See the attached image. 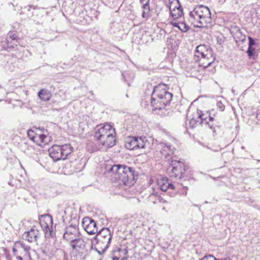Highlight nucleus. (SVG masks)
I'll list each match as a JSON object with an SVG mask.
<instances>
[{
	"label": "nucleus",
	"instance_id": "nucleus-1",
	"mask_svg": "<svg viewBox=\"0 0 260 260\" xmlns=\"http://www.w3.org/2000/svg\"><path fill=\"white\" fill-rule=\"evenodd\" d=\"M112 173L113 181L119 186H131L135 183V171L133 168L126 166L114 165L110 169Z\"/></svg>",
	"mask_w": 260,
	"mask_h": 260
},
{
	"label": "nucleus",
	"instance_id": "nucleus-2",
	"mask_svg": "<svg viewBox=\"0 0 260 260\" xmlns=\"http://www.w3.org/2000/svg\"><path fill=\"white\" fill-rule=\"evenodd\" d=\"M165 84H159L154 87L151 97L152 111H160L165 109L166 107L171 102L172 93L168 92ZM158 114H160L159 112Z\"/></svg>",
	"mask_w": 260,
	"mask_h": 260
},
{
	"label": "nucleus",
	"instance_id": "nucleus-3",
	"mask_svg": "<svg viewBox=\"0 0 260 260\" xmlns=\"http://www.w3.org/2000/svg\"><path fill=\"white\" fill-rule=\"evenodd\" d=\"M94 137L101 145L106 148H111L116 143L115 130L108 124L98 126Z\"/></svg>",
	"mask_w": 260,
	"mask_h": 260
},
{
	"label": "nucleus",
	"instance_id": "nucleus-4",
	"mask_svg": "<svg viewBox=\"0 0 260 260\" xmlns=\"http://www.w3.org/2000/svg\"><path fill=\"white\" fill-rule=\"evenodd\" d=\"M190 20L197 23L198 27H207L211 25L212 19L209 9L203 5L196 6L189 13Z\"/></svg>",
	"mask_w": 260,
	"mask_h": 260
},
{
	"label": "nucleus",
	"instance_id": "nucleus-5",
	"mask_svg": "<svg viewBox=\"0 0 260 260\" xmlns=\"http://www.w3.org/2000/svg\"><path fill=\"white\" fill-rule=\"evenodd\" d=\"M187 118H190L189 121V126L193 128L199 125L202 126H208L214 133L216 128H219L218 126L214 125V118L211 117L208 113H203L202 111L197 110L193 114V116L190 117L187 115Z\"/></svg>",
	"mask_w": 260,
	"mask_h": 260
},
{
	"label": "nucleus",
	"instance_id": "nucleus-6",
	"mask_svg": "<svg viewBox=\"0 0 260 260\" xmlns=\"http://www.w3.org/2000/svg\"><path fill=\"white\" fill-rule=\"evenodd\" d=\"M215 58L213 56L211 48L207 45H200L195 50L194 60L199 65L206 68L214 62Z\"/></svg>",
	"mask_w": 260,
	"mask_h": 260
},
{
	"label": "nucleus",
	"instance_id": "nucleus-7",
	"mask_svg": "<svg viewBox=\"0 0 260 260\" xmlns=\"http://www.w3.org/2000/svg\"><path fill=\"white\" fill-rule=\"evenodd\" d=\"M112 236L108 228L102 229L97 234L95 238L91 241L92 243L95 241L97 244L96 250L99 254L104 253L108 248Z\"/></svg>",
	"mask_w": 260,
	"mask_h": 260
},
{
	"label": "nucleus",
	"instance_id": "nucleus-8",
	"mask_svg": "<svg viewBox=\"0 0 260 260\" xmlns=\"http://www.w3.org/2000/svg\"><path fill=\"white\" fill-rule=\"evenodd\" d=\"M73 151V148L70 144L63 145H53L49 149L50 156L56 161L65 159Z\"/></svg>",
	"mask_w": 260,
	"mask_h": 260
},
{
	"label": "nucleus",
	"instance_id": "nucleus-9",
	"mask_svg": "<svg viewBox=\"0 0 260 260\" xmlns=\"http://www.w3.org/2000/svg\"><path fill=\"white\" fill-rule=\"evenodd\" d=\"M71 257L73 260H82L87 254L85 242L80 237L72 241Z\"/></svg>",
	"mask_w": 260,
	"mask_h": 260
},
{
	"label": "nucleus",
	"instance_id": "nucleus-10",
	"mask_svg": "<svg viewBox=\"0 0 260 260\" xmlns=\"http://www.w3.org/2000/svg\"><path fill=\"white\" fill-rule=\"evenodd\" d=\"M30 250L29 246L19 241L15 242L12 247L13 254L17 260H30Z\"/></svg>",
	"mask_w": 260,
	"mask_h": 260
},
{
	"label": "nucleus",
	"instance_id": "nucleus-11",
	"mask_svg": "<svg viewBox=\"0 0 260 260\" xmlns=\"http://www.w3.org/2000/svg\"><path fill=\"white\" fill-rule=\"evenodd\" d=\"M149 142L145 137H128L125 140V147L129 150L146 148Z\"/></svg>",
	"mask_w": 260,
	"mask_h": 260
},
{
	"label": "nucleus",
	"instance_id": "nucleus-12",
	"mask_svg": "<svg viewBox=\"0 0 260 260\" xmlns=\"http://www.w3.org/2000/svg\"><path fill=\"white\" fill-rule=\"evenodd\" d=\"M157 151L156 155L159 152L161 154L160 157H164L165 159L170 161V159H172V156L174 153L175 148L170 143L167 142H161L157 145Z\"/></svg>",
	"mask_w": 260,
	"mask_h": 260
},
{
	"label": "nucleus",
	"instance_id": "nucleus-13",
	"mask_svg": "<svg viewBox=\"0 0 260 260\" xmlns=\"http://www.w3.org/2000/svg\"><path fill=\"white\" fill-rule=\"evenodd\" d=\"M40 225L44 232L45 237H51L53 235L52 229L53 220L52 216L49 214L42 216L40 220Z\"/></svg>",
	"mask_w": 260,
	"mask_h": 260
},
{
	"label": "nucleus",
	"instance_id": "nucleus-14",
	"mask_svg": "<svg viewBox=\"0 0 260 260\" xmlns=\"http://www.w3.org/2000/svg\"><path fill=\"white\" fill-rule=\"evenodd\" d=\"M171 163L167 169V173L170 177L175 178H182L181 172L180 169H183V163L180 160L172 159Z\"/></svg>",
	"mask_w": 260,
	"mask_h": 260
},
{
	"label": "nucleus",
	"instance_id": "nucleus-15",
	"mask_svg": "<svg viewBox=\"0 0 260 260\" xmlns=\"http://www.w3.org/2000/svg\"><path fill=\"white\" fill-rule=\"evenodd\" d=\"M81 237L78 225L75 224L67 227L63 234V238L71 242Z\"/></svg>",
	"mask_w": 260,
	"mask_h": 260
},
{
	"label": "nucleus",
	"instance_id": "nucleus-16",
	"mask_svg": "<svg viewBox=\"0 0 260 260\" xmlns=\"http://www.w3.org/2000/svg\"><path fill=\"white\" fill-rule=\"evenodd\" d=\"M169 9L171 15L174 19L180 18L183 13L178 0H169Z\"/></svg>",
	"mask_w": 260,
	"mask_h": 260
},
{
	"label": "nucleus",
	"instance_id": "nucleus-17",
	"mask_svg": "<svg viewBox=\"0 0 260 260\" xmlns=\"http://www.w3.org/2000/svg\"><path fill=\"white\" fill-rule=\"evenodd\" d=\"M82 226L89 234L93 235L98 233V228L95 222L89 217H85L82 220Z\"/></svg>",
	"mask_w": 260,
	"mask_h": 260
},
{
	"label": "nucleus",
	"instance_id": "nucleus-18",
	"mask_svg": "<svg viewBox=\"0 0 260 260\" xmlns=\"http://www.w3.org/2000/svg\"><path fill=\"white\" fill-rule=\"evenodd\" d=\"M39 235V230L36 226H33L29 231L25 232L23 234L22 238L29 242H35L37 241Z\"/></svg>",
	"mask_w": 260,
	"mask_h": 260
},
{
	"label": "nucleus",
	"instance_id": "nucleus-19",
	"mask_svg": "<svg viewBox=\"0 0 260 260\" xmlns=\"http://www.w3.org/2000/svg\"><path fill=\"white\" fill-rule=\"evenodd\" d=\"M49 141V140L46 135L39 133L36 134L32 140L34 143L39 146L47 144Z\"/></svg>",
	"mask_w": 260,
	"mask_h": 260
},
{
	"label": "nucleus",
	"instance_id": "nucleus-20",
	"mask_svg": "<svg viewBox=\"0 0 260 260\" xmlns=\"http://www.w3.org/2000/svg\"><path fill=\"white\" fill-rule=\"evenodd\" d=\"M158 185L159 188L163 191H166L168 189L171 188L173 189L174 188V185L169 182L167 178H162L158 181Z\"/></svg>",
	"mask_w": 260,
	"mask_h": 260
},
{
	"label": "nucleus",
	"instance_id": "nucleus-21",
	"mask_svg": "<svg viewBox=\"0 0 260 260\" xmlns=\"http://www.w3.org/2000/svg\"><path fill=\"white\" fill-rule=\"evenodd\" d=\"M17 36L14 31H10L7 37V42L9 47H14V45L17 46Z\"/></svg>",
	"mask_w": 260,
	"mask_h": 260
},
{
	"label": "nucleus",
	"instance_id": "nucleus-22",
	"mask_svg": "<svg viewBox=\"0 0 260 260\" xmlns=\"http://www.w3.org/2000/svg\"><path fill=\"white\" fill-rule=\"evenodd\" d=\"M142 5L143 12L142 13V17L144 18H148L150 12L149 0H140Z\"/></svg>",
	"mask_w": 260,
	"mask_h": 260
},
{
	"label": "nucleus",
	"instance_id": "nucleus-23",
	"mask_svg": "<svg viewBox=\"0 0 260 260\" xmlns=\"http://www.w3.org/2000/svg\"><path fill=\"white\" fill-rule=\"evenodd\" d=\"M22 150L28 155H31L35 153V148L28 142H26L21 145Z\"/></svg>",
	"mask_w": 260,
	"mask_h": 260
},
{
	"label": "nucleus",
	"instance_id": "nucleus-24",
	"mask_svg": "<svg viewBox=\"0 0 260 260\" xmlns=\"http://www.w3.org/2000/svg\"><path fill=\"white\" fill-rule=\"evenodd\" d=\"M38 96L42 101H47L51 98V93L49 90L42 89L38 92Z\"/></svg>",
	"mask_w": 260,
	"mask_h": 260
},
{
	"label": "nucleus",
	"instance_id": "nucleus-25",
	"mask_svg": "<svg viewBox=\"0 0 260 260\" xmlns=\"http://www.w3.org/2000/svg\"><path fill=\"white\" fill-rule=\"evenodd\" d=\"M160 199V197L158 194V192L155 190H153L148 197V201L153 204H155Z\"/></svg>",
	"mask_w": 260,
	"mask_h": 260
},
{
	"label": "nucleus",
	"instance_id": "nucleus-26",
	"mask_svg": "<svg viewBox=\"0 0 260 260\" xmlns=\"http://www.w3.org/2000/svg\"><path fill=\"white\" fill-rule=\"evenodd\" d=\"M125 75H123V76L126 81H128L129 80H133L135 78L134 74L132 72L125 73ZM127 84L128 86L130 85L129 82H128Z\"/></svg>",
	"mask_w": 260,
	"mask_h": 260
},
{
	"label": "nucleus",
	"instance_id": "nucleus-27",
	"mask_svg": "<svg viewBox=\"0 0 260 260\" xmlns=\"http://www.w3.org/2000/svg\"><path fill=\"white\" fill-rule=\"evenodd\" d=\"M178 28L182 31L185 32L188 29V26L183 22H180Z\"/></svg>",
	"mask_w": 260,
	"mask_h": 260
},
{
	"label": "nucleus",
	"instance_id": "nucleus-28",
	"mask_svg": "<svg viewBox=\"0 0 260 260\" xmlns=\"http://www.w3.org/2000/svg\"><path fill=\"white\" fill-rule=\"evenodd\" d=\"M247 53L248 57L250 58H251L253 57V55L255 53V49L253 48V47H248V50L247 51Z\"/></svg>",
	"mask_w": 260,
	"mask_h": 260
},
{
	"label": "nucleus",
	"instance_id": "nucleus-29",
	"mask_svg": "<svg viewBox=\"0 0 260 260\" xmlns=\"http://www.w3.org/2000/svg\"><path fill=\"white\" fill-rule=\"evenodd\" d=\"M37 134V132L33 129H29L27 131V136L31 141Z\"/></svg>",
	"mask_w": 260,
	"mask_h": 260
},
{
	"label": "nucleus",
	"instance_id": "nucleus-30",
	"mask_svg": "<svg viewBox=\"0 0 260 260\" xmlns=\"http://www.w3.org/2000/svg\"><path fill=\"white\" fill-rule=\"evenodd\" d=\"M216 106L217 108L220 111H223L224 110L225 106L222 104V103L220 101H218L217 102Z\"/></svg>",
	"mask_w": 260,
	"mask_h": 260
},
{
	"label": "nucleus",
	"instance_id": "nucleus-31",
	"mask_svg": "<svg viewBox=\"0 0 260 260\" xmlns=\"http://www.w3.org/2000/svg\"><path fill=\"white\" fill-rule=\"evenodd\" d=\"M201 260H218L216 258H215L214 256L212 255H209L208 256H205L203 257Z\"/></svg>",
	"mask_w": 260,
	"mask_h": 260
},
{
	"label": "nucleus",
	"instance_id": "nucleus-32",
	"mask_svg": "<svg viewBox=\"0 0 260 260\" xmlns=\"http://www.w3.org/2000/svg\"><path fill=\"white\" fill-rule=\"evenodd\" d=\"M248 47H252L255 44L254 40L251 37H248Z\"/></svg>",
	"mask_w": 260,
	"mask_h": 260
},
{
	"label": "nucleus",
	"instance_id": "nucleus-33",
	"mask_svg": "<svg viewBox=\"0 0 260 260\" xmlns=\"http://www.w3.org/2000/svg\"><path fill=\"white\" fill-rule=\"evenodd\" d=\"M180 22H177L176 21V19H174L173 20H172L171 22V24L174 27H176L177 28L179 26V24Z\"/></svg>",
	"mask_w": 260,
	"mask_h": 260
},
{
	"label": "nucleus",
	"instance_id": "nucleus-34",
	"mask_svg": "<svg viewBox=\"0 0 260 260\" xmlns=\"http://www.w3.org/2000/svg\"><path fill=\"white\" fill-rule=\"evenodd\" d=\"M14 67L13 66H10L9 64L7 63L5 65V68L7 71H12L13 70Z\"/></svg>",
	"mask_w": 260,
	"mask_h": 260
},
{
	"label": "nucleus",
	"instance_id": "nucleus-35",
	"mask_svg": "<svg viewBox=\"0 0 260 260\" xmlns=\"http://www.w3.org/2000/svg\"><path fill=\"white\" fill-rule=\"evenodd\" d=\"M182 169H180V171H181V175H182V178H183L185 175V171H186V166L183 164V166L182 167Z\"/></svg>",
	"mask_w": 260,
	"mask_h": 260
},
{
	"label": "nucleus",
	"instance_id": "nucleus-36",
	"mask_svg": "<svg viewBox=\"0 0 260 260\" xmlns=\"http://www.w3.org/2000/svg\"><path fill=\"white\" fill-rule=\"evenodd\" d=\"M158 201L160 202H161V203H167V201L164 200L162 198H161L160 197V200H158Z\"/></svg>",
	"mask_w": 260,
	"mask_h": 260
},
{
	"label": "nucleus",
	"instance_id": "nucleus-37",
	"mask_svg": "<svg viewBox=\"0 0 260 260\" xmlns=\"http://www.w3.org/2000/svg\"><path fill=\"white\" fill-rule=\"evenodd\" d=\"M121 252H122L123 253H124V254H126L127 252V250L124 249L123 250H120Z\"/></svg>",
	"mask_w": 260,
	"mask_h": 260
},
{
	"label": "nucleus",
	"instance_id": "nucleus-38",
	"mask_svg": "<svg viewBox=\"0 0 260 260\" xmlns=\"http://www.w3.org/2000/svg\"><path fill=\"white\" fill-rule=\"evenodd\" d=\"M256 117L258 119H259L260 120V113L257 114Z\"/></svg>",
	"mask_w": 260,
	"mask_h": 260
},
{
	"label": "nucleus",
	"instance_id": "nucleus-39",
	"mask_svg": "<svg viewBox=\"0 0 260 260\" xmlns=\"http://www.w3.org/2000/svg\"><path fill=\"white\" fill-rule=\"evenodd\" d=\"M119 258L115 257V256L113 257V260H119Z\"/></svg>",
	"mask_w": 260,
	"mask_h": 260
},
{
	"label": "nucleus",
	"instance_id": "nucleus-40",
	"mask_svg": "<svg viewBox=\"0 0 260 260\" xmlns=\"http://www.w3.org/2000/svg\"><path fill=\"white\" fill-rule=\"evenodd\" d=\"M221 260H231V259H229V258H223V259H222Z\"/></svg>",
	"mask_w": 260,
	"mask_h": 260
},
{
	"label": "nucleus",
	"instance_id": "nucleus-41",
	"mask_svg": "<svg viewBox=\"0 0 260 260\" xmlns=\"http://www.w3.org/2000/svg\"><path fill=\"white\" fill-rule=\"evenodd\" d=\"M30 8V6H28V10L29 11V9Z\"/></svg>",
	"mask_w": 260,
	"mask_h": 260
},
{
	"label": "nucleus",
	"instance_id": "nucleus-42",
	"mask_svg": "<svg viewBox=\"0 0 260 260\" xmlns=\"http://www.w3.org/2000/svg\"><path fill=\"white\" fill-rule=\"evenodd\" d=\"M162 114H165L166 113H165H165L162 112Z\"/></svg>",
	"mask_w": 260,
	"mask_h": 260
},
{
	"label": "nucleus",
	"instance_id": "nucleus-43",
	"mask_svg": "<svg viewBox=\"0 0 260 260\" xmlns=\"http://www.w3.org/2000/svg\"><path fill=\"white\" fill-rule=\"evenodd\" d=\"M162 209H163V210H165V207H164V208H162Z\"/></svg>",
	"mask_w": 260,
	"mask_h": 260
}]
</instances>
